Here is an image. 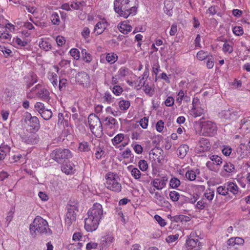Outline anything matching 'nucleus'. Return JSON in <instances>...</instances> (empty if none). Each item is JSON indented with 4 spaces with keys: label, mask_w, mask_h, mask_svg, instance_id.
Listing matches in <instances>:
<instances>
[{
    "label": "nucleus",
    "mask_w": 250,
    "mask_h": 250,
    "mask_svg": "<svg viewBox=\"0 0 250 250\" xmlns=\"http://www.w3.org/2000/svg\"><path fill=\"white\" fill-rule=\"evenodd\" d=\"M247 148H248L247 146L244 144H241L237 148L236 152L241 158H244L247 156V152L246 151Z\"/></svg>",
    "instance_id": "a878e982"
},
{
    "label": "nucleus",
    "mask_w": 250,
    "mask_h": 250,
    "mask_svg": "<svg viewBox=\"0 0 250 250\" xmlns=\"http://www.w3.org/2000/svg\"><path fill=\"white\" fill-rule=\"evenodd\" d=\"M211 161L214 162L216 166H219L222 163V159L218 155H213L209 156Z\"/></svg>",
    "instance_id": "4c0bfd02"
},
{
    "label": "nucleus",
    "mask_w": 250,
    "mask_h": 250,
    "mask_svg": "<svg viewBox=\"0 0 250 250\" xmlns=\"http://www.w3.org/2000/svg\"><path fill=\"white\" fill-rule=\"evenodd\" d=\"M34 107L35 110L37 111L40 114L45 109L44 104L41 102L36 103L34 105Z\"/></svg>",
    "instance_id": "de8ad7c7"
},
{
    "label": "nucleus",
    "mask_w": 250,
    "mask_h": 250,
    "mask_svg": "<svg viewBox=\"0 0 250 250\" xmlns=\"http://www.w3.org/2000/svg\"><path fill=\"white\" fill-rule=\"evenodd\" d=\"M105 187L115 192L121 191L122 186L118 182L119 177L117 174L114 173H108L106 175Z\"/></svg>",
    "instance_id": "39448f33"
},
{
    "label": "nucleus",
    "mask_w": 250,
    "mask_h": 250,
    "mask_svg": "<svg viewBox=\"0 0 250 250\" xmlns=\"http://www.w3.org/2000/svg\"><path fill=\"white\" fill-rule=\"evenodd\" d=\"M38 76L34 73L30 74L29 81L26 82V87L27 89L30 88L33 85L38 82Z\"/></svg>",
    "instance_id": "412c9836"
},
{
    "label": "nucleus",
    "mask_w": 250,
    "mask_h": 250,
    "mask_svg": "<svg viewBox=\"0 0 250 250\" xmlns=\"http://www.w3.org/2000/svg\"><path fill=\"white\" fill-rule=\"evenodd\" d=\"M223 169L225 172L230 173L234 171L235 167L230 162H226L223 166Z\"/></svg>",
    "instance_id": "7c9ffc66"
},
{
    "label": "nucleus",
    "mask_w": 250,
    "mask_h": 250,
    "mask_svg": "<svg viewBox=\"0 0 250 250\" xmlns=\"http://www.w3.org/2000/svg\"><path fill=\"white\" fill-rule=\"evenodd\" d=\"M76 208L77 207L74 206L69 205L67 207V211L65 215V223L68 227H70L76 220Z\"/></svg>",
    "instance_id": "1a4fd4ad"
},
{
    "label": "nucleus",
    "mask_w": 250,
    "mask_h": 250,
    "mask_svg": "<svg viewBox=\"0 0 250 250\" xmlns=\"http://www.w3.org/2000/svg\"><path fill=\"white\" fill-rule=\"evenodd\" d=\"M169 197L172 201L175 202L178 201L179 199L180 195L178 192L176 191H172L170 192Z\"/></svg>",
    "instance_id": "603ef678"
},
{
    "label": "nucleus",
    "mask_w": 250,
    "mask_h": 250,
    "mask_svg": "<svg viewBox=\"0 0 250 250\" xmlns=\"http://www.w3.org/2000/svg\"><path fill=\"white\" fill-rule=\"evenodd\" d=\"M217 192L222 195H226L228 193V189L225 187L219 186L217 188Z\"/></svg>",
    "instance_id": "864d4df0"
},
{
    "label": "nucleus",
    "mask_w": 250,
    "mask_h": 250,
    "mask_svg": "<svg viewBox=\"0 0 250 250\" xmlns=\"http://www.w3.org/2000/svg\"><path fill=\"white\" fill-rule=\"evenodd\" d=\"M186 178L190 180L193 181L196 179V175L193 170H188L186 173Z\"/></svg>",
    "instance_id": "a18cd8bd"
},
{
    "label": "nucleus",
    "mask_w": 250,
    "mask_h": 250,
    "mask_svg": "<svg viewBox=\"0 0 250 250\" xmlns=\"http://www.w3.org/2000/svg\"><path fill=\"white\" fill-rule=\"evenodd\" d=\"M106 27L105 22L103 21L98 22L94 27V30L98 35L102 33Z\"/></svg>",
    "instance_id": "4be33fe9"
},
{
    "label": "nucleus",
    "mask_w": 250,
    "mask_h": 250,
    "mask_svg": "<svg viewBox=\"0 0 250 250\" xmlns=\"http://www.w3.org/2000/svg\"><path fill=\"white\" fill-rule=\"evenodd\" d=\"M76 81L80 84H87L89 81V76L88 74L85 72L82 71L79 72L76 76Z\"/></svg>",
    "instance_id": "dca6fc26"
},
{
    "label": "nucleus",
    "mask_w": 250,
    "mask_h": 250,
    "mask_svg": "<svg viewBox=\"0 0 250 250\" xmlns=\"http://www.w3.org/2000/svg\"><path fill=\"white\" fill-rule=\"evenodd\" d=\"M81 53L82 55V59L83 61L87 63H89L91 62L92 60V57L89 53L87 52L85 49H83L82 50Z\"/></svg>",
    "instance_id": "c85d7f7f"
},
{
    "label": "nucleus",
    "mask_w": 250,
    "mask_h": 250,
    "mask_svg": "<svg viewBox=\"0 0 250 250\" xmlns=\"http://www.w3.org/2000/svg\"><path fill=\"white\" fill-rule=\"evenodd\" d=\"M197 58L200 61L205 60L209 57V54L207 52L200 50L197 53Z\"/></svg>",
    "instance_id": "79ce46f5"
},
{
    "label": "nucleus",
    "mask_w": 250,
    "mask_h": 250,
    "mask_svg": "<svg viewBox=\"0 0 250 250\" xmlns=\"http://www.w3.org/2000/svg\"><path fill=\"white\" fill-rule=\"evenodd\" d=\"M233 33L236 36H241L243 34V29L241 26H235L232 29Z\"/></svg>",
    "instance_id": "5fc2aeb1"
},
{
    "label": "nucleus",
    "mask_w": 250,
    "mask_h": 250,
    "mask_svg": "<svg viewBox=\"0 0 250 250\" xmlns=\"http://www.w3.org/2000/svg\"><path fill=\"white\" fill-rule=\"evenodd\" d=\"M179 237V235L176 234L175 235H170L166 238V241L167 243H172L176 240Z\"/></svg>",
    "instance_id": "0e129e2a"
},
{
    "label": "nucleus",
    "mask_w": 250,
    "mask_h": 250,
    "mask_svg": "<svg viewBox=\"0 0 250 250\" xmlns=\"http://www.w3.org/2000/svg\"><path fill=\"white\" fill-rule=\"evenodd\" d=\"M124 139V135L123 134H118L112 139V144L114 146L119 144Z\"/></svg>",
    "instance_id": "f704fd0d"
},
{
    "label": "nucleus",
    "mask_w": 250,
    "mask_h": 250,
    "mask_svg": "<svg viewBox=\"0 0 250 250\" xmlns=\"http://www.w3.org/2000/svg\"><path fill=\"white\" fill-rule=\"evenodd\" d=\"M131 174L135 179H139L141 177V172L137 168H132Z\"/></svg>",
    "instance_id": "3c124183"
},
{
    "label": "nucleus",
    "mask_w": 250,
    "mask_h": 250,
    "mask_svg": "<svg viewBox=\"0 0 250 250\" xmlns=\"http://www.w3.org/2000/svg\"><path fill=\"white\" fill-rule=\"evenodd\" d=\"M113 93L117 95H120L123 92V88L119 85H115L112 88Z\"/></svg>",
    "instance_id": "4d7b16f0"
},
{
    "label": "nucleus",
    "mask_w": 250,
    "mask_h": 250,
    "mask_svg": "<svg viewBox=\"0 0 250 250\" xmlns=\"http://www.w3.org/2000/svg\"><path fill=\"white\" fill-rule=\"evenodd\" d=\"M138 166L140 169L143 171H146L148 168V164L146 161L141 160L139 162Z\"/></svg>",
    "instance_id": "09e8293b"
},
{
    "label": "nucleus",
    "mask_w": 250,
    "mask_h": 250,
    "mask_svg": "<svg viewBox=\"0 0 250 250\" xmlns=\"http://www.w3.org/2000/svg\"><path fill=\"white\" fill-rule=\"evenodd\" d=\"M118 56L116 53H110L106 54L105 59L108 63L112 64L118 60Z\"/></svg>",
    "instance_id": "bb28decb"
},
{
    "label": "nucleus",
    "mask_w": 250,
    "mask_h": 250,
    "mask_svg": "<svg viewBox=\"0 0 250 250\" xmlns=\"http://www.w3.org/2000/svg\"><path fill=\"white\" fill-rule=\"evenodd\" d=\"M164 123L162 120L158 121L156 125V130L158 132H161V131H163V130L164 129Z\"/></svg>",
    "instance_id": "69168bd1"
},
{
    "label": "nucleus",
    "mask_w": 250,
    "mask_h": 250,
    "mask_svg": "<svg viewBox=\"0 0 250 250\" xmlns=\"http://www.w3.org/2000/svg\"><path fill=\"white\" fill-rule=\"evenodd\" d=\"M41 116L45 120H49L52 116V112L51 110L45 109L41 113Z\"/></svg>",
    "instance_id": "473e14b6"
},
{
    "label": "nucleus",
    "mask_w": 250,
    "mask_h": 250,
    "mask_svg": "<svg viewBox=\"0 0 250 250\" xmlns=\"http://www.w3.org/2000/svg\"><path fill=\"white\" fill-rule=\"evenodd\" d=\"M155 219L161 227H164L166 225V222L160 216L156 215L154 216Z\"/></svg>",
    "instance_id": "bf43d9fd"
},
{
    "label": "nucleus",
    "mask_w": 250,
    "mask_h": 250,
    "mask_svg": "<svg viewBox=\"0 0 250 250\" xmlns=\"http://www.w3.org/2000/svg\"><path fill=\"white\" fill-rule=\"evenodd\" d=\"M88 122L90 129L93 134H94L96 131L102 130L101 119H100L95 114H91L89 115Z\"/></svg>",
    "instance_id": "0eeeda50"
},
{
    "label": "nucleus",
    "mask_w": 250,
    "mask_h": 250,
    "mask_svg": "<svg viewBox=\"0 0 250 250\" xmlns=\"http://www.w3.org/2000/svg\"><path fill=\"white\" fill-rule=\"evenodd\" d=\"M154 198L155 202L160 206L168 208L170 205L169 202L158 192L155 193Z\"/></svg>",
    "instance_id": "4468645a"
},
{
    "label": "nucleus",
    "mask_w": 250,
    "mask_h": 250,
    "mask_svg": "<svg viewBox=\"0 0 250 250\" xmlns=\"http://www.w3.org/2000/svg\"><path fill=\"white\" fill-rule=\"evenodd\" d=\"M24 121L34 131H37L39 130L40 127V121L37 117L32 116L30 113L26 112L25 115Z\"/></svg>",
    "instance_id": "6e6552de"
},
{
    "label": "nucleus",
    "mask_w": 250,
    "mask_h": 250,
    "mask_svg": "<svg viewBox=\"0 0 250 250\" xmlns=\"http://www.w3.org/2000/svg\"><path fill=\"white\" fill-rule=\"evenodd\" d=\"M101 122L102 125H104L107 128L110 129H115L118 127V123L117 121L112 116H103L101 117Z\"/></svg>",
    "instance_id": "9d476101"
},
{
    "label": "nucleus",
    "mask_w": 250,
    "mask_h": 250,
    "mask_svg": "<svg viewBox=\"0 0 250 250\" xmlns=\"http://www.w3.org/2000/svg\"><path fill=\"white\" fill-rule=\"evenodd\" d=\"M186 246L188 250H200L203 244L199 239L186 240Z\"/></svg>",
    "instance_id": "9b49d317"
},
{
    "label": "nucleus",
    "mask_w": 250,
    "mask_h": 250,
    "mask_svg": "<svg viewBox=\"0 0 250 250\" xmlns=\"http://www.w3.org/2000/svg\"><path fill=\"white\" fill-rule=\"evenodd\" d=\"M118 27L120 31L123 34H126L130 32L132 29L131 25L126 23H120L118 25Z\"/></svg>",
    "instance_id": "393cba45"
},
{
    "label": "nucleus",
    "mask_w": 250,
    "mask_h": 250,
    "mask_svg": "<svg viewBox=\"0 0 250 250\" xmlns=\"http://www.w3.org/2000/svg\"><path fill=\"white\" fill-rule=\"evenodd\" d=\"M210 148V145L208 140L206 138H201L199 141L198 147L196 148L198 152H206L209 150Z\"/></svg>",
    "instance_id": "ddd939ff"
},
{
    "label": "nucleus",
    "mask_w": 250,
    "mask_h": 250,
    "mask_svg": "<svg viewBox=\"0 0 250 250\" xmlns=\"http://www.w3.org/2000/svg\"><path fill=\"white\" fill-rule=\"evenodd\" d=\"M232 108H229L227 110H224L219 113V117L225 120H231L233 119L235 114L232 111Z\"/></svg>",
    "instance_id": "f3484780"
},
{
    "label": "nucleus",
    "mask_w": 250,
    "mask_h": 250,
    "mask_svg": "<svg viewBox=\"0 0 250 250\" xmlns=\"http://www.w3.org/2000/svg\"><path fill=\"white\" fill-rule=\"evenodd\" d=\"M189 150L188 146L187 145L180 146L177 149V155L180 158H184Z\"/></svg>",
    "instance_id": "6ab92c4d"
},
{
    "label": "nucleus",
    "mask_w": 250,
    "mask_h": 250,
    "mask_svg": "<svg viewBox=\"0 0 250 250\" xmlns=\"http://www.w3.org/2000/svg\"><path fill=\"white\" fill-rule=\"evenodd\" d=\"M201 126L202 134L205 136H212L217 132V127L216 124L211 121L202 122Z\"/></svg>",
    "instance_id": "423d86ee"
},
{
    "label": "nucleus",
    "mask_w": 250,
    "mask_h": 250,
    "mask_svg": "<svg viewBox=\"0 0 250 250\" xmlns=\"http://www.w3.org/2000/svg\"><path fill=\"white\" fill-rule=\"evenodd\" d=\"M37 96L44 102H48L50 100V93L47 89L42 87L36 92Z\"/></svg>",
    "instance_id": "2eb2a0df"
},
{
    "label": "nucleus",
    "mask_w": 250,
    "mask_h": 250,
    "mask_svg": "<svg viewBox=\"0 0 250 250\" xmlns=\"http://www.w3.org/2000/svg\"><path fill=\"white\" fill-rule=\"evenodd\" d=\"M129 0H115L114 9L120 16L127 18L129 15H134L137 13V8L130 3Z\"/></svg>",
    "instance_id": "f03ea898"
},
{
    "label": "nucleus",
    "mask_w": 250,
    "mask_h": 250,
    "mask_svg": "<svg viewBox=\"0 0 250 250\" xmlns=\"http://www.w3.org/2000/svg\"><path fill=\"white\" fill-rule=\"evenodd\" d=\"M51 20L54 25H59L60 23V17L58 13H53L51 16Z\"/></svg>",
    "instance_id": "37998d69"
},
{
    "label": "nucleus",
    "mask_w": 250,
    "mask_h": 250,
    "mask_svg": "<svg viewBox=\"0 0 250 250\" xmlns=\"http://www.w3.org/2000/svg\"><path fill=\"white\" fill-rule=\"evenodd\" d=\"M79 149L81 151L88 152L90 151L91 148L88 143L83 142L79 144Z\"/></svg>",
    "instance_id": "2f4dec72"
},
{
    "label": "nucleus",
    "mask_w": 250,
    "mask_h": 250,
    "mask_svg": "<svg viewBox=\"0 0 250 250\" xmlns=\"http://www.w3.org/2000/svg\"><path fill=\"white\" fill-rule=\"evenodd\" d=\"M69 53L70 55L76 60H78L80 57V53L79 51L76 48L71 49Z\"/></svg>",
    "instance_id": "8fccbe9b"
},
{
    "label": "nucleus",
    "mask_w": 250,
    "mask_h": 250,
    "mask_svg": "<svg viewBox=\"0 0 250 250\" xmlns=\"http://www.w3.org/2000/svg\"><path fill=\"white\" fill-rule=\"evenodd\" d=\"M86 3L83 0L81 1H73L70 4V6L74 10H82L83 8L85 6Z\"/></svg>",
    "instance_id": "5701e85b"
},
{
    "label": "nucleus",
    "mask_w": 250,
    "mask_h": 250,
    "mask_svg": "<svg viewBox=\"0 0 250 250\" xmlns=\"http://www.w3.org/2000/svg\"><path fill=\"white\" fill-rule=\"evenodd\" d=\"M165 7H164V10L165 11H166V14L167 15L171 16L172 15V12H171V10H172L173 7L171 6V5L172 3L169 1H166L165 2Z\"/></svg>",
    "instance_id": "c9c22d12"
},
{
    "label": "nucleus",
    "mask_w": 250,
    "mask_h": 250,
    "mask_svg": "<svg viewBox=\"0 0 250 250\" xmlns=\"http://www.w3.org/2000/svg\"><path fill=\"white\" fill-rule=\"evenodd\" d=\"M113 239V238L110 236L103 238V239L102 240V245L105 246L106 245L110 244L112 242Z\"/></svg>",
    "instance_id": "774afa93"
},
{
    "label": "nucleus",
    "mask_w": 250,
    "mask_h": 250,
    "mask_svg": "<svg viewBox=\"0 0 250 250\" xmlns=\"http://www.w3.org/2000/svg\"><path fill=\"white\" fill-rule=\"evenodd\" d=\"M39 46L41 48H42L45 51H48L51 48V44L47 41H42L39 43Z\"/></svg>",
    "instance_id": "a19ab883"
},
{
    "label": "nucleus",
    "mask_w": 250,
    "mask_h": 250,
    "mask_svg": "<svg viewBox=\"0 0 250 250\" xmlns=\"http://www.w3.org/2000/svg\"><path fill=\"white\" fill-rule=\"evenodd\" d=\"M11 148L8 145L0 146V160H3L10 151Z\"/></svg>",
    "instance_id": "aec40b11"
},
{
    "label": "nucleus",
    "mask_w": 250,
    "mask_h": 250,
    "mask_svg": "<svg viewBox=\"0 0 250 250\" xmlns=\"http://www.w3.org/2000/svg\"><path fill=\"white\" fill-rule=\"evenodd\" d=\"M127 68L121 67L118 71V76L119 78L125 77L127 74Z\"/></svg>",
    "instance_id": "6e6d98bb"
},
{
    "label": "nucleus",
    "mask_w": 250,
    "mask_h": 250,
    "mask_svg": "<svg viewBox=\"0 0 250 250\" xmlns=\"http://www.w3.org/2000/svg\"><path fill=\"white\" fill-rule=\"evenodd\" d=\"M22 141L28 144L35 145L39 141V137L36 133H29L22 137Z\"/></svg>",
    "instance_id": "f8f14e48"
},
{
    "label": "nucleus",
    "mask_w": 250,
    "mask_h": 250,
    "mask_svg": "<svg viewBox=\"0 0 250 250\" xmlns=\"http://www.w3.org/2000/svg\"><path fill=\"white\" fill-rule=\"evenodd\" d=\"M169 185L171 188H176L180 186V181L176 178H172L170 181Z\"/></svg>",
    "instance_id": "49530a36"
},
{
    "label": "nucleus",
    "mask_w": 250,
    "mask_h": 250,
    "mask_svg": "<svg viewBox=\"0 0 250 250\" xmlns=\"http://www.w3.org/2000/svg\"><path fill=\"white\" fill-rule=\"evenodd\" d=\"M208 61L207 62V66L208 69L212 68L214 64V61L213 59L212 58V56H210V57H208Z\"/></svg>",
    "instance_id": "338daca9"
},
{
    "label": "nucleus",
    "mask_w": 250,
    "mask_h": 250,
    "mask_svg": "<svg viewBox=\"0 0 250 250\" xmlns=\"http://www.w3.org/2000/svg\"><path fill=\"white\" fill-rule=\"evenodd\" d=\"M0 50L2 51L4 55L6 56L7 57L11 56V54L12 53V52L10 49L5 47V46L0 45Z\"/></svg>",
    "instance_id": "e2e57ef3"
},
{
    "label": "nucleus",
    "mask_w": 250,
    "mask_h": 250,
    "mask_svg": "<svg viewBox=\"0 0 250 250\" xmlns=\"http://www.w3.org/2000/svg\"><path fill=\"white\" fill-rule=\"evenodd\" d=\"M104 101L107 102L108 104H111L114 103V98L109 92H105L103 97Z\"/></svg>",
    "instance_id": "ea45409f"
},
{
    "label": "nucleus",
    "mask_w": 250,
    "mask_h": 250,
    "mask_svg": "<svg viewBox=\"0 0 250 250\" xmlns=\"http://www.w3.org/2000/svg\"><path fill=\"white\" fill-rule=\"evenodd\" d=\"M30 231L32 235L34 234L36 235L37 233L49 234L52 233L51 230L48 228L47 222L39 216H37L30 224Z\"/></svg>",
    "instance_id": "7ed1b4c3"
},
{
    "label": "nucleus",
    "mask_w": 250,
    "mask_h": 250,
    "mask_svg": "<svg viewBox=\"0 0 250 250\" xmlns=\"http://www.w3.org/2000/svg\"><path fill=\"white\" fill-rule=\"evenodd\" d=\"M227 250H236V248H233L235 245L236 243L234 240L233 237L229 238L227 242Z\"/></svg>",
    "instance_id": "e433bc0d"
},
{
    "label": "nucleus",
    "mask_w": 250,
    "mask_h": 250,
    "mask_svg": "<svg viewBox=\"0 0 250 250\" xmlns=\"http://www.w3.org/2000/svg\"><path fill=\"white\" fill-rule=\"evenodd\" d=\"M58 76L57 75L53 72L51 73L50 77L49 78V80L51 82L52 85L55 87H56L58 86Z\"/></svg>",
    "instance_id": "c03bdc74"
},
{
    "label": "nucleus",
    "mask_w": 250,
    "mask_h": 250,
    "mask_svg": "<svg viewBox=\"0 0 250 250\" xmlns=\"http://www.w3.org/2000/svg\"><path fill=\"white\" fill-rule=\"evenodd\" d=\"M67 80L65 79H62L60 80L59 83V88L61 91L64 90L67 84Z\"/></svg>",
    "instance_id": "680f3d73"
},
{
    "label": "nucleus",
    "mask_w": 250,
    "mask_h": 250,
    "mask_svg": "<svg viewBox=\"0 0 250 250\" xmlns=\"http://www.w3.org/2000/svg\"><path fill=\"white\" fill-rule=\"evenodd\" d=\"M130 102L128 101L121 100L119 103L120 109L122 110H125L128 109L130 106Z\"/></svg>",
    "instance_id": "58836bf2"
},
{
    "label": "nucleus",
    "mask_w": 250,
    "mask_h": 250,
    "mask_svg": "<svg viewBox=\"0 0 250 250\" xmlns=\"http://www.w3.org/2000/svg\"><path fill=\"white\" fill-rule=\"evenodd\" d=\"M203 113V109L201 108L193 107L190 110V114L194 117L201 116Z\"/></svg>",
    "instance_id": "c756f323"
},
{
    "label": "nucleus",
    "mask_w": 250,
    "mask_h": 250,
    "mask_svg": "<svg viewBox=\"0 0 250 250\" xmlns=\"http://www.w3.org/2000/svg\"><path fill=\"white\" fill-rule=\"evenodd\" d=\"M148 123V120L146 117L142 118L139 121L140 125L144 129H146L147 127Z\"/></svg>",
    "instance_id": "13d9d810"
},
{
    "label": "nucleus",
    "mask_w": 250,
    "mask_h": 250,
    "mask_svg": "<svg viewBox=\"0 0 250 250\" xmlns=\"http://www.w3.org/2000/svg\"><path fill=\"white\" fill-rule=\"evenodd\" d=\"M88 217L84 220V228L87 231L92 232L98 227L103 216V210L101 204L96 203L87 212Z\"/></svg>",
    "instance_id": "f257e3e1"
},
{
    "label": "nucleus",
    "mask_w": 250,
    "mask_h": 250,
    "mask_svg": "<svg viewBox=\"0 0 250 250\" xmlns=\"http://www.w3.org/2000/svg\"><path fill=\"white\" fill-rule=\"evenodd\" d=\"M228 191H229L234 194H236L238 191V187L237 186L233 183H229L228 184L227 186Z\"/></svg>",
    "instance_id": "72a5a7b5"
},
{
    "label": "nucleus",
    "mask_w": 250,
    "mask_h": 250,
    "mask_svg": "<svg viewBox=\"0 0 250 250\" xmlns=\"http://www.w3.org/2000/svg\"><path fill=\"white\" fill-rule=\"evenodd\" d=\"M161 153H163V150L157 147L155 149L151 150L150 154H152L153 156H155V157H153V158L155 160H157L159 163H161V160L163 159V156H158L157 154L159 153L161 154Z\"/></svg>",
    "instance_id": "b1692460"
},
{
    "label": "nucleus",
    "mask_w": 250,
    "mask_h": 250,
    "mask_svg": "<svg viewBox=\"0 0 250 250\" xmlns=\"http://www.w3.org/2000/svg\"><path fill=\"white\" fill-rule=\"evenodd\" d=\"M74 165L70 163H66L62 167V170L66 174H69L73 172Z\"/></svg>",
    "instance_id": "cd10ccee"
},
{
    "label": "nucleus",
    "mask_w": 250,
    "mask_h": 250,
    "mask_svg": "<svg viewBox=\"0 0 250 250\" xmlns=\"http://www.w3.org/2000/svg\"><path fill=\"white\" fill-rule=\"evenodd\" d=\"M167 181V179L165 177L161 179L156 178L152 182V184L156 189L160 190L165 187Z\"/></svg>",
    "instance_id": "a211bd4d"
},
{
    "label": "nucleus",
    "mask_w": 250,
    "mask_h": 250,
    "mask_svg": "<svg viewBox=\"0 0 250 250\" xmlns=\"http://www.w3.org/2000/svg\"><path fill=\"white\" fill-rule=\"evenodd\" d=\"M50 157L58 163H62L66 159L72 157V153L69 149L56 148L50 154Z\"/></svg>",
    "instance_id": "20e7f679"
},
{
    "label": "nucleus",
    "mask_w": 250,
    "mask_h": 250,
    "mask_svg": "<svg viewBox=\"0 0 250 250\" xmlns=\"http://www.w3.org/2000/svg\"><path fill=\"white\" fill-rule=\"evenodd\" d=\"M223 49L224 52H227L229 53H230L233 51L232 46L227 42H225L224 44Z\"/></svg>",
    "instance_id": "052dcab7"
}]
</instances>
